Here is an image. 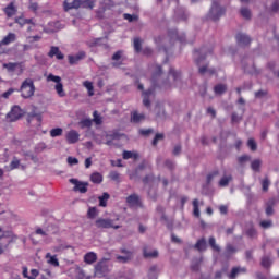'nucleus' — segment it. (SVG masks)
Listing matches in <instances>:
<instances>
[{
	"label": "nucleus",
	"mask_w": 279,
	"mask_h": 279,
	"mask_svg": "<svg viewBox=\"0 0 279 279\" xmlns=\"http://www.w3.org/2000/svg\"><path fill=\"white\" fill-rule=\"evenodd\" d=\"M260 265L264 269H269L272 265L271 258L269 256L262 257Z\"/></svg>",
	"instance_id": "obj_31"
},
{
	"label": "nucleus",
	"mask_w": 279,
	"mask_h": 279,
	"mask_svg": "<svg viewBox=\"0 0 279 279\" xmlns=\"http://www.w3.org/2000/svg\"><path fill=\"white\" fill-rule=\"evenodd\" d=\"M25 71V63L24 62H15V75H23V72Z\"/></svg>",
	"instance_id": "obj_30"
},
{
	"label": "nucleus",
	"mask_w": 279,
	"mask_h": 279,
	"mask_svg": "<svg viewBox=\"0 0 279 279\" xmlns=\"http://www.w3.org/2000/svg\"><path fill=\"white\" fill-rule=\"evenodd\" d=\"M138 202H141V198L136 194H131L126 197V204L130 208H136Z\"/></svg>",
	"instance_id": "obj_17"
},
{
	"label": "nucleus",
	"mask_w": 279,
	"mask_h": 279,
	"mask_svg": "<svg viewBox=\"0 0 279 279\" xmlns=\"http://www.w3.org/2000/svg\"><path fill=\"white\" fill-rule=\"evenodd\" d=\"M95 226L100 230H108L110 228H113V230H119V228H121V226L114 225V220L109 218H98L95 222Z\"/></svg>",
	"instance_id": "obj_6"
},
{
	"label": "nucleus",
	"mask_w": 279,
	"mask_h": 279,
	"mask_svg": "<svg viewBox=\"0 0 279 279\" xmlns=\"http://www.w3.org/2000/svg\"><path fill=\"white\" fill-rule=\"evenodd\" d=\"M270 184L271 182L269 181V178H265L264 180H262V189L264 193H267V191H269Z\"/></svg>",
	"instance_id": "obj_43"
},
{
	"label": "nucleus",
	"mask_w": 279,
	"mask_h": 279,
	"mask_svg": "<svg viewBox=\"0 0 279 279\" xmlns=\"http://www.w3.org/2000/svg\"><path fill=\"white\" fill-rule=\"evenodd\" d=\"M260 165H262V161L259 159H255L252 161L251 163V168L253 171H260Z\"/></svg>",
	"instance_id": "obj_41"
},
{
	"label": "nucleus",
	"mask_w": 279,
	"mask_h": 279,
	"mask_svg": "<svg viewBox=\"0 0 279 279\" xmlns=\"http://www.w3.org/2000/svg\"><path fill=\"white\" fill-rule=\"evenodd\" d=\"M90 180L94 184H101L104 182V175H101L99 172H94L90 175Z\"/></svg>",
	"instance_id": "obj_28"
},
{
	"label": "nucleus",
	"mask_w": 279,
	"mask_h": 279,
	"mask_svg": "<svg viewBox=\"0 0 279 279\" xmlns=\"http://www.w3.org/2000/svg\"><path fill=\"white\" fill-rule=\"evenodd\" d=\"M208 243L214 252H221V247L217 245V240H215V236H210Z\"/></svg>",
	"instance_id": "obj_35"
},
{
	"label": "nucleus",
	"mask_w": 279,
	"mask_h": 279,
	"mask_svg": "<svg viewBox=\"0 0 279 279\" xmlns=\"http://www.w3.org/2000/svg\"><path fill=\"white\" fill-rule=\"evenodd\" d=\"M198 73L201 75H204V73H209V75H215L217 71L215 69H208V65H204L198 69Z\"/></svg>",
	"instance_id": "obj_33"
},
{
	"label": "nucleus",
	"mask_w": 279,
	"mask_h": 279,
	"mask_svg": "<svg viewBox=\"0 0 279 279\" xmlns=\"http://www.w3.org/2000/svg\"><path fill=\"white\" fill-rule=\"evenodd\" d=\"M49 58H53L56 56L57 60H64V54L60 51V48L52 46L48 53Z\"/></svg>",
	"instance_id": "obj_18"
},
{
	"label": "nucleus",
	"mask_w": 279,
	"mask_h": 279,
	"mask_svg": "<svg viewBox=\"0 0 279 279\" xmlns=\"http://www.w3.org/2000/svg\"><path fill=\"white\" fill-rule=\"evenodd\" d=\"M47 82H54L56 84H60V82H62V78L60 76L49 74L47 77Z\"/></svg>",
	"instance_id": "obj_52"
},
{
	"label": "nucleus",
	"mask_w": 279,
	"mask_h": 279,
	"mask_svg": "<svg viewBox=\"0 0 279 279\" xmlns=\"http://www.w3.org/2000/svg\"><path fill=\"white\" fill-rule=\"evenodd\" d=\"M123 19L125 21H129V23H134V21H138V17L136 15L124 13Z\"/></svg>",
	"instance_id": "obj_55"
},
{
	"label": "nucleus",
	"mask_w": 279,
	"mask_h": 279,
	"mask_svg": "<svg viewBox=\"0 0 279 279\" xmlns=\"http://www.w3.org/2000/svg\"><path fill=\"white\" fill-rule=\"evenodd\" d=\"M228 90V85L226 84H217L214 86V93L215 95H223V93H227Z\"/></svg>",
	"instance_id": "obj_25"
},
{
	"label": "nucleus",
	"mask_w": 279,
	"mask_h": 279,
	"mask_svg": "<svg viewBox=\"0 0 279 279\" xmlns=\"http://www.w3.org/2000/svg\"><path fill=\"white\" fill-rule=\"evenodd\" d=\"M83 86L86 87L89 97H93V95H95V87H93V82L90 81H85L83 83Z\"/></svg>",
	"instance_id": "obj_32"
},
{
	"label": "nucleus",
	"mask_w": 279,
	"mask_h": 279,
	"mask_svg": "<svg viewBox=\"0 0 279 279\" xmlns=\"http://www.w3.org/2000/svg\"><path fill=\"white\" fill-rule=\"evenodd\" d=\"M122 157L124 160H130V158H133L134 160H136V158H138V154L124 150L122 154Z\"/></svg>",
	"instance_id": "obj_36"
},
{
	"label": "nucleus",
	"mask_w": 279,
	"mask_h": 279,
	"mask_svg": "<svg viewBox=\"0 0 279 279\" xmlns=\"http://www.w3.org/2000/svg\"><path fill=\"white\" fill-rule=\"evenodd\" d=\"M232 180V177H222L219 181V186H228L230 184V181Z\"/></svg>",
	"instance_id": "obj_50"
},
{
	"label": "nucleus",
	"mask_w": 279,
	"mask_h": 279,
	"mask_svg": "<svg viewBox=\"0 0 279 279\" xmlns=\"http://www.w3.org/2000/svg\"><path fill=\"white\" fill-rule=\"evenodd\" d=\"M206 238H202L197 240V242L194 245V250H197V252H206Z\"/></svg>",
	"instance_id": "obj_22"
},
{
	"label": "nucleus",
	"mask_w": 279,
	"mask_h": 279,
	"mask_svg": "<svg viewBox=\"0 0 279 279\" xmlns=\"http://www.w3.org/2000/svg\"><path fill=\"white\" fill-rule=\"evenodd\" d=\"M46 258H48L49 265H52L53 267H60V262H58V257L51 255V253H47Z\"/></svg>",
	"instance_id": "obj_29"
},
{
	"label": "nucleus",
	"mask_w": 279,
	"mask_h": 279,
	"mask_svg": "<svg viewBox=\"0 0 279 279\" xmlns=\"http://www.w3.org/2000/svg\"><path fill=\"white\" fill-rule=\"evenodd\" d=\"M236 43L240 45V47H247L250 43H252V38L250 36L243 34V33H238L236 36Z\"/></svg>",
	"instance_id": "obj_11"
},
{
	"label": "nucleus",
	"mask_w": 279,
	"mask_h": 279,
	"mask_svg": "<svg viewBox=\"0 0 279 279\" xmlns=\"http://www.w3.org/2000/svg\"><path fill=\"white\" fill-rule=\"evenodd\" d=\"M122 254H125V256H121V255L117 256V260L119 263H128V260H132V253L131 252L122 250Z\"/></svg>",
	"instance_id": "obj_24"
},
{
	"label": "nucleus",
	"mask_w": 279,
	"mask_h": 279,
	"mask_svg": "<svg viewBox=\"0 0 279 279\" xmlns=\"http://www.w3.org/2000/svg\"><path fill=\"white\" fill-rule=\"evenodd\" d=\"M95 1L97 0H65L63 8L65 12L77 8H89V10H93L95 8Z\"/></svg>",
	"instance_id": "obj_2"
},
{
	"label": "nucleus",
	"mask_w": 279,
	"mask_h": 279,
	"mask_svg": "<svg viewBox=\"0 0 279 279\" xmlns=\"http://www.w3.org/2000/svg\"><path fill=\"white\" fill-rule=\"evenodd\" d=\"M240 274H247V268L240 266L233 267L231 272L228 275V278L235 279L236 276H240Z\"/></svg>",
	"instance_id": "obj_16"
},
{
	"label": "nucleus",
	"mask_w": 279,
	"mask_h": 279,
	"mask_svg": "<svg viewBox=\"0 0 279 279\" xmlns=\"http://www.w3.org/2000/svg\"><path fill=\"white\" fill-rule=\"evenodd\" d=\"M111 269L112 266L108 263V259L102 258L95 266V276L96 278H104L105 276H108V274H110Z\"/></svg>",
	"instance_id": "obj_4"
},
{
	"label": "nucleus",
	"mask_w": 279,
	"mask_h": 279,
	"mask_svg": "<svg viewBox=\"0 0 279 279\" xmlns=\"http://www.w3.org/2000/svg\"><path fill=\"white\" fill-rule=\"evenodd\" d=\"M169 75H171L173 77L174 82H178V80H180L182 74L180 72L175 71L173 68H170Z\"/></svg>",
	"instance_id": "obj_45"
},
{
	"label": "nucleus",
	"mask_w": 279,
	"mask_h": 279,
	"mask_svg": "<svg viewBox=\"0 0 279 279\" xmlns=\"http://www.w3.org/2000/svg\"><path fill=\"white\" fill-rule=\"evenodd\" d=\"M65 138L70 145H73L80 141V133L75 130H71L66 133Z\"/></svg>",
	"instance_id": "obj_13"
},
{
	"label": "nucleus",
	"mask_w": 279,
	"mask_h": 279,
	"mask_svg": "<svg viewBox=\"0 0 279 279\" xmlns=\"http://www.w3.org/2000/svg\"><path fill=\"white\" fill-rule=\"evenodd\" d=\"M271 11L272 12H279V1L276 0L272 5H271Z\"/></svg>",
	"instance_id": "obj_64"
},
{
	"label": "nucleus",
	"mask_w": 279,
	"mask_h": 279,
	"mask_svg": "<svg viewBox=\"0 0 279 279\" xmlns=\"http://www.w3.org/2000/svg\"><path fill=\"white\" fill-rule=\"evenodd\" d=\"M131 121L132 123H138V121H141V114H138V112H133L131 116Z\"/></svg>",
	"instance_id": "obj_58"
},
{
	"label": "nucleus",
	"mask_w": 279,
	"mask_h": 279,
	"mask_svg": "<svg viewBox=\"0 0 279 279\" xmlns=\"http://www.w3.org/2000/svg\"><path fill=\"white\" fill-rule=\"evenodd\" d=\"M54 89L57 90V95H59V97L66 96V93H64V85H62V82L57 83V85L54 86Z\"/></svg>",
	"instance_id": "obj_34"
},
{
	"label": "nucleus",
	"mask_w": 279,
	"mask_h": 279,
	"mask_svg": "<svg viewBox=\"0 0 279 279\" xmlns=\"http://www.w3.org/2000/svg\"><path fill=\"white\" fill-rule=\"evenodd\" d=\"M84 262L87 265H93V263H97V253L95 252H88L87 254H85L84 256Z\"/></svg>",
	"instance_id": "obj_21"
},
{
	"label": "nucleus",
	"mask_w": 279,
	"mask_h": 279,
	"mask_svg": "<svg viewBox=\"0 0 279 279\" xmlns=\"http://www.w3.org/2000/svg\"><path fill=\"white\" fill-rule=\"evenodd\" d=\"M192 206H193V215H194V217H196L197 219H199V217H201V213H199V199H197V198L193 199Z\"/></svg>",
	"instance_id": "obj_27"
},
{
	"label": "nucleus",
	"mask_w": 279,
	"mask_h": 279,
	"mask_svg": "<svg viewBox=\"0 0 279 279\" xmlns=\"http://www.w3.org/2000/svg\"><path fill=\"white\" fill-rule=\"evenodd\" d=\"M231 254H236V247L232 244L226 246V256H231Z\"/></svg>",
	"instance_id": "obj_46"
},
{
	"label": "nucleus",
	"mask_w": 279,
	"mask_h": 279,
	"mask_svg": "<svg viewBox=\"0 0 279 279\" xmlns=\"http://www.w3.org/2000/svg\"><path fill=\"white\" fill-rule=\"evenodd\" d=\"M78 162H80V160H77V158L68 157V165H70L71 167H73V165H77Z\"/></svg>",
	"instance_id": "obj_61"
},
{
	"label": "nucleus",
	"mask_w": 279,
	"mask_h": 279,
	"mask_svg": "<svg viewBox=\"0 0 279 279\" xmlns=\"http://www.w3.org/2000/svg\"><path fill=\"white\" fill-rule=\"evenodd\" d=\"M25 157L33 160V162H38V157L34 156V154H32L29 151L25 154Z\"/></svg>",
	"instance_id": "obj_62"
},
{
	"label": "nucleus",
	"mask_w": 279,
	"mask_h": 279,
	"mask_svg": "<svg viewBox=\"0 0 279 279\" xmlns=\"http://www.w3.org/2000/svg\"><path fill=\"white\" fill-rule=\"evenodd\" d=\"M23 114H25V111L21 109L19 105H15L11 108V111L7 114V118L9 121H19Z\"/></svg>",
	"instance_id": "obj_8"
},
{
	"label": "nucleus",
	"mask_w": 279,
	"mask_h": 279,
	"mask_svg": "<svg viewBox=\"0 0 279 279\" xmlns=\"http://www.w3.org/2000/svg\"><path fill=\"white\" fill-rule=\"evenodd\" d=\"M135 53H141V38H135L133 41Z\"/></svg>",
	"instance_id": "obj_53"
},
{
	"label": "nucleus",
	"mask_w": 279,
	"mask_h": 279,
	"mask_svg": "<svg viewBox=\"0 0 279 279\" xmlns=\"http://www.w3.org/2000/svg\"><path fill=\"white\" fill-rule=\"evenodd\" d=\"M99 199V206L101 208H106L108 206V199H110V194L105 192L101 196L98 197Z\"/></svg>",
	"instance_id": "obj_26"
},
{
	"label": "nucleus",
	"mask_w": 279,
	"mask_h": 279,
	"mask_svg": "<svg viewBox=\"0 0 279 279\" xmlns=\"http://www.w3.org/2000/svg\"><path fill=\"white\" fill-rule=\"evenodd\" d=\"M240 12H241V16H243V19H247V20L252 19V11H250V9L242 8Z\"/></svg>",
	"instance_id": "obj_44"
},
{
	"label": "nucleus",
	"mask_w": 279,
	"mask_h": 279,
	"mask_svg": "<svg viewBox=\"0 0 279 279\" xmlns=\"http://www.w3.org/2000/svg\"><path fill=\"white\" fill-rule=\"evenodd\" d=\"M165 140V134L162 133H157L153 140V146L156 147L158 145V141H163Z\"/></svg>",
	"instance_id": "obj_51"
},
{
	"label": "nucleus",
	"mask_w": 279,
	"mask_h": 279,
	"mask_svg": "<svg viewBox=\"0 0 279 279\" xmlns=\"http://www.w3.org/2000/svg\"><path fill=\"white\" fill-rule=\"evenodd\" d=\"M20 90L24 99H29V97H34V93H36V86L34 85V80L32 78L24 80Z\"/></svg>",
	"instance_id": "obj_3"
},
{
	"label": "nucleus",
	"mask_w": 279,
	"mask_h": 279,
	"mask_svg": "<svg viewBox=\"0 0 279 279\" xmlns=\"http://www.w3.org/2000/svg\"><path fill=\"white\" fill-rule=\"evenodd\" d=\"M38 274H39L38 269H32L31 270V276L28 277V279H36V278H38Z\"/></svg>",
	"instance_id": "obj_63"
},
{
	"label": "nucleus",
	"mask_w": 279,
	"mask_h": 279,
	"mask_svg": "<svg viewBox=\"0 0 279 279\" xmlns=\"http://www.w3.org/2000/svg\"><path fill=\"white\" fill-rule=\"evenodd\" d=\"M71 184H74V191L78 193H86L88 191V183L80 182L76 179H70Z\"/></svg>",
	"instance_id": "obj_10"
},
{
	"label": "nucleus",
	"mask_w": 279,
	"mask_h": 279,
	"mask_svg": "<svg viewBox=\"0 0 279 279\" xmlns=\"http://www.w3.org/2000/svg\"><path fill=\"white\" fill-rule=\"evenodd\" d=\"M151 82L153 87L143 93V104L146 108H150L151 101L156 99V88H159L160 90L171 88V83H169V80H162V66L160 65L153 66Z\"/></svg>",
	"instance_id": "obj_1"
},
{
	"label": "nucleus",
	"mask_w": 279,
	"mask_h": 279,
	"mask_svg": "<svg viewBox=\"0 0 279 279\" xmlns=\"http://www.w3.org/2000/svg\"><path fill=\"white\" fill-rule=\"evenodd\" d=\"M109 178L113 180V182H121V174L117 171H111Z\"/></svg>",
	"instance_id": "obj_49"
},
{
	"label": "nucleus",
	"mask_w": 279,
	"mask_h": 279,
	"mask_svg": "<svg viewBox=\"0 0 279 279\" xmlns=\"http://www.w3.org/2000/svg\"><path fill=\"white\" fill-rule=\"evenodd\" d=\"M16 40V34L9 33L1 41L0 45H11V43H14Z\"/></svg>",
	"instance_id": "obj_23"
},
{
	"label": "nucleus",
	"mask_w": 279,
	"mask_h": 279,
	"mask_svg": "<svg viewBox=\"0 0 279 279\" xmlns=\"http://www.w3.org/2000/svg\"><path fill=\"white\" fill-rule=\"evenodd\" d=\"M3 12L8 19H12V16H16L19 7H16L15 2H11L3 9Z\"/></svg>",
	"instance_id": "obj_9"
},
{
	"label": "nucleus",
	"mask_w": 279,
	"mask_h": 279,
	"mask_svg": "<svg viewBox=\"0 0 279 279\" xmlns=\"http://www.w3.org/2000/svg\"><path fill=\"white\" fill-rule=\"evenodd\" d=\"M148 278H158V266L154 265L149 268Z\"/></svg>",
	"instance_id": "obj_38"
},
{
	"label": "nucleus",
	"mask_w": 279,
	"mask_h": 279,
	"mask_svg": "<svg viewBox=\"0 0 279 279\" xmlns=\"http://www.w3.org/2000/svg\"><path fill=\"white\" fill-rule=\"evenodd\" d=\"M45 149H47V145L45 143H39L35 146L36 154H41Z\"/></svg>",
	"instance_id": "obj_54"
},
{
	"label": "nucleus",
	"mask_w": 279,
	"mask_h": 279,
	"mask_svg": "<svg viewBox=\"0 0 279 279\" xmlns=\"http://www.w3.org/2000/svg\"><path fill=\"white\" fill-rule=\"evenodd\" d=\"M160 256V253L156 248H149V247H144L143 248V257L144 258H158Z\"/></svg>",
	"instance_id": "obj_12"
},
{
	"label": "nucleus",
	"mask_w": 279,
	"mask_h": 279,
	"mask_svg": "<svg viewBox=\"0 0 279 279\" xmlns=\"http://www.w3.org/2000/svg\"><path fill=\"white\" fill-rule=\"evenodd\" d=\"M3 69H7V71H9V73H14L15 69H16V62L12 63H3Z\"/></svg>",
	"instance_id": "obj_42"
},
{
	"label": "nucleus",
	"mask_w": 279,
	"mask_h": 279,
	"mask_svg": "<svg viewBox=\"0 0 279 279\" xmlns=\"http://www.w3.org/2000/svg\"><path fill=\"white\" fill-rule=\"evenodd\" d=\"M93 120L92 122H94L96 125H101V123H104V121L101 120V116L99 114L98 111H94L93 112Z\"/></svg>",
	"instance_id": "obj_39"
},
{
	"label": "nucleus",
	"mask_w": 279,
	"mask_h": 279,
	"mask_svg": "<svg viewBox=\"0 0 279 279\" xmlns=\"http://www.w3.org/2000/svg\"><path fill=\"white\" fill-rule=\"evenodd\" d=\"M97 215V207H90L87 211V216L89 219H95V216Z\"/></svg>",
	"instance_id": "obj_56"
},
{
	"label": "nucleus",
	"mask_w": 279,
	"mask_h": 279,
	"mask_svg": "<svg viewBox=\"0 0 279 279\" xmlns=\"http://www.w3.org/2000/svg\"><path fill=\"white\" fill-rule=\"evenodd\" d=\"M121 58H123V50H119L112 56V60L114 61L121 60Z\"/></svg>",
	"instance_id": "obj_60"
},
{
	"label": "nucleus",
	"mask_w": 279,
	"mask_h": 279,
	"mask_svg": "<svg viewBox=\"0 0 279 279\" xmlns=\"http://www.w3.org/2000/svg\"><path fill=\"white\" fill-rule=\"evenodd\" d=\"M78 125L82 128V130L86 128H92L93 126V120L92 119H83L78 122Z\"/></svg>",
	"instance_id": "obj_37"
},
{
	"label": "nucleus",
	"mask_w": 279,
	"mask_h": 279,
	"mask_svg": "<svg viewBox=\"0 0 279 279\" xmlns=\"http://www.w3.org/2000/svg\"><path fill=\"white\" fill-rule=\"evenodd\" d=\"M62 132H63L62 128L52 129V130L50 131V136H51L52 138H56L57 136H62Z\"/></svg>",
	"instance_id": "obj_40"
},
{
	"label": "nucleus",
	"mask_w": 279,
	"mask_h": 279,
	"mask_svg": "<svg viewBox=\"0 0 279 279\" xmlns=\"http://www.w3.org/2000/svg\"><path fill=\"white\" fill-rule=\"evenodd\" d=\"M19 167H21V160H19V158L14 157L10 163V169H11V171H13L14 169H19Z\"/></svg>",
	"instance_id": "obj_48"
},
{
	"label": "nucleus",
	"mask_w": 279,
	"mask_h": 279,
	"mask_svg": "<svg viewBox=\"0 0 279 279\" xmlns=\"http://www.w3.org/2000/svg\"><path fill=\"white\" fill-rule=\"evenodd\" d=\"M260 226L264 229H267V228H271L274 226V222H271V220H264V221L260 222Z\"/></svg>",
	"instance_id": "obj_59"
},
{
	"label": "nucleus",
	"mask_w": 279,
	"mask_h": 279,
	"mask_svg": "<svg viewBox=\"0 0 279 279\" xmlns=\"http://www.w3.org/2000/svg\"><path fill=\"white\" fill-rule=\"evenodd\" d=\"M247 147H250L251 151H256V149H258V145L256 144V141H254V138H248Z\"/></svg>",
	"instance_id": "obj_47"
},
{
	"label": "nucleus",
	"mask_w": 279,
	"mask_h": 279,
	"mask_svg": "<svg viewBox=\"0 0 279 279\" xmlns=\"http://www.w3.org/2000/svg\"><path fill=\"white\" fill-rule=\"evenodd\" d=\"M219 175V171H214L207 175V184H210L213 182V179L217 178Z\"/></svg>",
	"instance_id": "obj_57"
},
{
	"label": "nucleus",
	"mask_w": 279,
	"mask_h": 279,
	"mask_svg": "<svg viewBox=\"0 0 279 279\" xmlns=\"http://www.w3.org/2000/svg\"><path fill=\"white\" fill-rule=\"evenodd\" d=\"M10 243H12V238H10V235L0 236V255L8 250Z\"/></svg>",
	"instance_id": "obj_15"
},
{
	"label": "nucleus",
	"mask_w": 279,
	"mask_h": 279,
	"mask_svg": "<svg viewBox=\"0 0 279 279\" xmlns=\"http://www.w3.org/2000/svg\"><path fill=\"white\" fill-rule=\"evenodd\" d=\"M84 58H86V52H84V51H80L76 54L68 56V60H69L70 64H77V62H80L81 60H84Z\"/></svg>",
	"instance_id": "obj_14"
},
{
	"label": "nucleus",
	"mask_w": 279,
	"mask_h": 279,
	"mask_svg": "<svg viewBox=\"0 0 279 279\" xmlns=\"http://www.w3.org/2000/svg\"><path fill=\"white\" fill-rule=\"evenodd\" d=\"M194 56L196 58V64H202L208 56H213V46H204L199 50H195Z\"/></svg>",
	"instance_id": "obj_5"
},
{
	"label": "nucleus",
	"mask_w": 279,
	"mask_h": 279,
	"mask_svg": "<svg viewBox=\"0 0 279 279\" xmlns=\"http://www.w3.org/2000/svg\"><path fill=\"white\" fill-rule=\"evenodd\" d=\"M15 23H17L20 27H23L25 25H34V20L25 19V16L21 15L19 17H15Z\"/></svg>",
	"instance_id": "obj_20"
},
{
	"label": "nucleus",
	"mask_w": 279,
	"mask_h": 279,
	"mask_svg": "<svg viewBox=\"0 0 279 279\" xmlns=\"http://www.w3.org/2000/svg\"><path fill=\"white\" fill-rule=\"evenodd\" d=\"M168 36L169 38H171V40H179V43H184V40H186V37L184 35H178V29L169 31Z\"/></svg>",
	"instance_id": "obj_19"
},
{
	"label": "nucleus",
	"mask_w": 279,
	"mask_h": 279,
	"mask_svg": "<svg viewBox=\"0 0 279 279\" xmlns=\"http://www.w3.org/2000/svg\"><path fill=\"white\" fill-rule=\"evenodd\" d=\"M223 14H226V8L220 7L219 3L214 1L209 11V16L211 21H219V19H221Z\"/></svg>",
	"instance_id": "obj_7"
}]
</instances>
